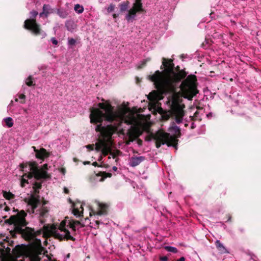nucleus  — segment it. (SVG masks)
<instances>
[{"label":"nucleus","instance_id":"29","mask_svg":"<svg viewBox=\"0 0 261 261\" xmlns=\"http://www.w3.org/2000/svg\"><path fill=\"white\" fill-rule=\"evenodd\" d=\"M110 155L113 158V159H115L117 155V152H110Z\"/></svg>","mask_w":261,"mask_h":261},{"label":"nucleus","instance_id":"7","mask_svg":"<svg viewBox=\"0 0 261 261\" xmlns=\"http://www.w3.org/2000/svg\"><path fill=\"white\" fill-rule=\"evenodd\" d=\"M156 140V147L159 148L161 145L165 144L168 146H175L177 144V140L175 136L170 135L169 134L162 131H159L155 136Z\"/></svg>","mask_w":261,"mask_h":261},{"label":"nucleus","instance_id":"12","mask_svg":"<svg viewBox=\"0 0 261 261\" xmlns=\"http://www.w3.org/2000/svg\"><path fill=\"white\" fill-rule=\"evenodd\" d=\"M32 148L36 153V156L37 158L43 160L47 156L46 150L44 148H41L38 150L34 146H33Z\"/></svg>","mask_w":261,"mask_h":261},{"label":"nucleus","instance_id":"44","mask_svg":"<svg viewBox=\"0 0 261 261\" xmlns=\"http://www.w3.org/2000/svg\"><path fill=\"white\" fill-rule=\"evenodd\" d=\"M15 101H18V99L16 98V99H15Z\"/></svg>","mask_w":261,"mask_h":261},{"label":"nucleus","instance_id":"3","mask_svg":"<svg viewBox=\"0 0 261 261\" xmlns=\"http://www.w3.org/2000/svg\"><path fill=\"white\" fill-rule=\"evenodd\" d=\"M163 65L165 67L164 72L156 71L154 74L150 76V80L154 84L159 91V93L153 92L148 95V99L154 105L163 99V94L168 92H173L175 90L176 83L184 79L187 73L184 70L176 72L174 71V64L172 60L163 59Z\"/></svg>","mask_w":261,"mask_h":261},{"label":"nucleus","instance_id":"18","mask_svg":"<svg viewBox=\"0 0 261 261\" xmlns=\"http://www.w3.org/2000/svg\"><path fill=\"white\" fill-rule=\"evenodd\" d=\"M45 11V17H47L49 14L53 12V10L51 9L50 6L49 5L44 4L43 6L42 11Z\"/></svg>","mask_w":261,"mask_h":261},{"label":"nucleus","instance_id":"38","mask_svg":"<svg viewBox=\"0 0 261 261\" xmlns=\"http://www.w3.org/2000/svg\"><path fill=\"white\" fill-rule=\"evenodd\" d=\"M113 17L114 18H117L118 17V15L116 14H114L113 15Z\"/></svg>","mask_w":261,"mask_h":261},{"label":"nucleus","instance_id":"27","mask_svg":"<svg viewBox=\"0 0 261 261\" xmlns=\"http://www.w3.org/2000/svg\"><path fill=\"white\" fill-rule=\"evenodd\" d=\"M19 98L21 100V101H20V103H24L25 102L24 99L25 98V96L24 94H20L19 95Z\"/></svg>","mask_w":261,"mask_h":261},{"label":"nucleus","instance_id":"32","mask_svg":"<svg viewBox=\"0 0 261 261\" xmlns=\"http://www.w3.org/2000/svg\"><path fill=\"white\" fill-rule=\"evenodd\" d=\"M86 147L87 148L90 149L91 150H93V146L92 145H87L86 146Z\"/></svg>","mask_w":261,"mask_h":261},{"label":"nucleus","instance_id":"22","mask_svg":"<svg viewBox=\"0 0 261 261\" xmlns=\"http://www.w3.org/2000/svg\"><path fill=\"white\" fill-rule=\"evenodd\" d=\"M165 249L168 252L177 253L178 250L177 249L174 247L167 246L165 247Z\"/></svg>","mask_w":261,"mask_h":261},{"label":"nucleus","instance_id":"28","mask_svg":"<svg viewBox=\"0 0 261 261\" xmlns=\"http://www.w3.org/2000/svg\"><path fill=\"white\" fill-rule=\"evenodd\" d=\"M51 41L53 43V44L56 45H57L58 43V40L55 37H53L51 39Z\"/></svg>","mask_w":261,"mask_h":261},{"label":"nucleus","instance_id":"39","mask_svg":"<svg viewBox=\"0 0 261 261\" xmlns=\"http://www.w3.org/2000/svg\"><path fill=\"white\" fill-rule=\"evenodd\" d=\"M89 164H90V162H84V165Z\"/></svg>","mask_w":261,"mask_h":261},{"label":"nucleus","instance_id":"35","mask_svg":"<svg viewBox=\"0 0 261 261\" xmlns=\"http://www.w3.org/2000/svg\"><path fill=\"white\" fill-rule=\"evenodd\" d=\"M64 192L65 193H66V194L68 193L69 191H68V190L66 188H64Z\"/></svg>","mask_w":261,"mask_h":261},{"label":"nucleus","instance_id":"13","mask_svg":"<svg viewBox=\"0 0 261 261\" xmlns=\"http://www.w3.org/2000/svg\"><path fill=\"white\" fill-rule=\"evenodd\" d=\"M48 209L47 206L42 205L41 207L38 210H36V214H38L40 217L44 218L47 216Z\"/></svg>","mask_w":261,"mask_h":261},{"label":"nucleus","instance_id":"30","mask_svg":"<svg viewBox=\"0 0 261 261\" xmlns=\"http://www.w3.org/2000/svg\"><path fill=\"white\" fill-rule=\"evenodd\" d=\"M168 257L166 256H162L160 258V260L161 261H168Z\"/></svg>","mask_w":261,"mask_h":261},{"label":"nucleus","instance_id":"2","mask_svg":"<svg viewBox=\"0 0 261 261\" xmlns=\"http://www.w3.org/2000/svg\"><path fill=\"white\" fill-rule=\"evenodd\" d=\"M98 106L99 109H91L90 118L91 123H101L102 121L116 122L114 125L102 126L101 124H98L95 127V130L99 132L101 137L99 142L96 144L95 149L101 151L104 155H107L111 152V137L119 129L120 124L124 122L136 126L138 121L134 114L127 109L121 108L114 111L113 107L109 103H99Z\"/></svg>","mask_w":261,"mask_h":261},{"label":"nucleus","instance_id":"33","mask_svg":"<svg viewBox=\"0 0 261 261\" xmlns=\"http://www.w3.org/2000/svg\"><path fill=\"white\" fill-rule=\"evenodd\" d=\"M43 15L45 16V11H43L42 12H41L40 14H39V16L40 17H42Z\"/></svg>","mask_w":261,"mask_h":261},{"label":"nucleus","instance_id":"45","mask_svg":"<svg viewBox=\"0 0 261 261\" xmlns=\"http://www.w3.org/2000/svg\"><path fill=\"white\" fill-rule=\"evenodd\" d=\"M118 160V158H117V159H116V161L117 162Z\"/></svg>","mask_w":261,"mask_h":261},{"label":"nucleus","instance_id":"41","mask_svg":"<svg viewBox=\"0 0 261 261\" xmlns=\"http://www.w3.org/2000/svg\"><path fill=\"white\" fill-rule=\"evenodd\" d=\"M66 27L67 28V30H69V31H71V30L69 29L68 25L67 24H66Z\"/></svg>","mask_w":261,"mask_h":261},{"label":"nucleus","instance_id":"26","mask_svg":"<svg viewBox=\"0 0 261 261\" xmlns=\"http://www.w3.org/2000/svg\"><path fill=\"white\" fill-rule=\"evenodd\" d=\"M99 222L98 221H95L94 223H90L91 227L92 228H94L95 229H96L98 227Z\"/></svg>","mask_w":261,"mask_h":261},{"label":"nucleus","instance_id":"17","mask_svg":"<svg viewBox=\"0 0 261 261\" xmlns=\"http://www.w3.org/2000/svg\"><path fill=\"white\" fill-rule=\"evenodd\" d=\"M2 193L4 197L7 200H13L15 198V195L10 192L3 191Z\"/></svg>","mask_w":261,"mask_h":261},{"label":"nucleus","instance_id":"43","mask_svg":"<svg viewBox=\"0 0 261 261\" xmlns=\"http://www.w3.org/2000/svg\"><path fill=\"white\" fill-rule=\"evenodd\" d=\"M62 170L63 173H64L65 170L64 169H62Z\"/></svg>","mask_w":261,"mask_h":261},{"label":"nucleus","instance_id":"6","mask_svg":"<svg viewBox=\"0 0 261 261\" xmlns=\"http://www.w3.org/2000/svg\"><path fill=\"white\" fill-rule=\"evenodd\" d=\"M32 18L28 19L25 20L24 28L27 30H30L35 35L41 36V38H44L46 36V34L40 28V26L37 23L35 18L38 14L36 11H32L30 12Z\"/></svg>","mask_w":261,"mask_h":261},{"label":"nucleus","instance_id":"11","mask_svg":"<svg viewBox=\"0 0 261 261\" xmlns=\"http://www.w3.org/2000/svg\"><path fill=\"white\" fill-rule=\"evenodd\" d=\"M39 204L40 200L38 198L33 196L31 197L28 202L29 206L31 208V211L29 210V212H32V213H35V210Z\"/></svg>","mask_w":261,"mask_h":261},{"label":"nucleus","instance_id":"5","mask_svg":"<svg viewBox=\"0 0 261 261\" xmlns=\"http://www.w3.org/2000/svg\"><path fill=\"white\" fill-rule=\"evenodd\" d=\"M195 80V76L189 75L181 84L180 89L185 97L190 99L196 94Z\"/></svg>","mask_w":261,"mask_h":261},{"label":"nucleus","instance_id":"23","mask_svg":"<svg viewBox=\"0 0 261 261\" xmlns=\"http://www.w3.org/2000/svg\"><path fill=\"white\" fill-rule=\"evenodd\" d=\"M76 43V40L72 38H68V45H74Z\"/></svg>","mask_w":261,"mask_h":261},{"label":"nucleus","instance_id":"36","mask_svg":"<svg viewBox=\"0 0 261 261\" xmlns=\"http://www.w3.org/2000/svg\"><path fill=\"white\" fill-rule=\"evenodd\" d=\"M92 165H93L94 166L96 167V166H97L98 164H97V162H93V163Z\"/></svg>","mask_w":261,"mask_h":261},{"label":"nucleus","instance_id":"21","mask_svg":"<svg viewBox=\"0 0 261 261\" xmlns=\"http://www.w3.org/2000/svg\"><path fill=\"white\" fill-rule=\"evenodd\" d=\"M6 124L8 127H11L13 125V121L12 118L7 117L4 119Z\"/></svg>","mask_w":261,"mask_h":261},{"label":"nucleus","instance_id":"42","mask_svg":"<svg viewBox=\"0 0 261 261\" xmlns=\"http://www.w3.org/2000/svg\"><path fill=\"white\" fill-rule=\"evenodd\" d=\"M5 210L6 211H8V208L7 206H6V207H5Z\"/></svg>","mask_w":261,"mask_h":261},{"label":"nucleus","instance_id":"37","mask_svg":"<svg viewBox=\"0 0 261 261\" xmlns=\"http://www.w3.org/2000/svg\"><path fill=\"white\" fill-rule=\"evenodd\" d=\"M113 170L114 171H116L117 170V167H116V166L113 167Z\"/></svg>","mask_w":261,"mask_h":261},{"label":"nucleus","instance_id":"4","mask_svg":"<svg viewBox=\"0 0 261 261\" xmlns=\"http://www.w3.org/2000/svg\"><path fill=\"white\" fill-rule=\"evenodd\" d=\"M47 166V164H44L42 168H38L34 162L20 164L21 170L25 172L22 176L20 182L21 187H24L25 184H32L35 192L38 193V190L41 187V183L33 181V180L46 179L49 177L46 171Z\"/></svg>","mask_w":261,"mask_h":261},{"label":"nucleus","instance_id":"34","mask_svg":"<svg viewBox=\"0 0 261 261\" xmlns=\"http://www.w3.org/2000/svg\"><path fill=\"white\" fill-rule=\"evenodd\" d=\"M185 258L184 257H181L179 259H178L177 261H185Z\"/></svg>","mask_w":261,"mask_h":261},{"label":"nucleus","instance_id":"9","mask_svg":"<svg viewBox=\"0 0 261 261\" xmlns=\"http://www.w3.org/2000/svg\"><path fill=\"white\" fill-rule=\"evenodd\" d=\"M183 108V106L177 101L174 100L172 101L171 110L173 114L175 116L176 122L178 124L181 123L182 121V118L184 115Z\"/></svg>","mask_w":261,"mask_h":261},{"label":"nucleus","instance_id":"19","mask_svg":"<svg viewBox=\"0 0 261 261\" xmlns=\"http://www.w3.org/2000/svg\"><path fill=\"white\" fill-rule=\"evenodd\" d=\"M129 3L128 1L124 2L119 5L120 10L121 12H124L128 9Z\"/></svg>","mask_w":261,"mask_h":261},{"label":"nucleus","instance_id":"20","mask_svg":"<svg viewBox=\"0 0 261 261\" xmlns=\"http://www.w3.org/2000/svg\"><path fill=\"white\" fill-rule=\"evenodd\" d=\"M74 11L78 14H81L84 11V7L80 4H76L74 7Z\"/></svg>","mask_w":261,"mask_h":261},{"label":"nucleus","instance_id":"16","mask_svg":"<svg viewBox=\"0 0 261 261\" xmlns=\"http://www.w3.org/2000/svg\"><path fill=\"white\" fill-rule=\"evenodd\" d=\"M80 208L81 209V210H80L77 207H74L73 209V213L74 215L77 217L82 216L83 214V208L82 204L80 205Z\"/></svg>","mask_w":261,"mask_h":261},{"label":"nucleus","instance_id":"10","mask_svg":"<svg viewBox=\"0 0 261 261\" xmlns=\"http://www.w3.org/2000/svg\"><path fill=\"white\" fill-rule=\"evenodd\" d=\"M145 160V158L143 156H137L133 155L129 158L128 160V165L132 167H135L140 165Z\"/></svg>","mask_w":261,"mask_h":261},{"label":"nucleus","instance_id":"24","mask_svg":"<svg viewBox=\"0 0 261 261\" xmlns=\"http://www.w3.org/2000/svg\"><path fill=\"white\" fill-rule=\"evenodd\" d=\"M115 6L113 4H111L110 6L107 8V12L110 13L113 11L114 10Z\"/></svg>","mask_w":261,"mask_h":261},{"label":"nucleus","instance_id":"1","mask_svg":"<svg viewBox=\"0 0 261 261\" xmlns=\"http://www.w3.org/2000/svg\"><path fill=\"white\" fill-rule=\"evenodd\" d=\"M26 216L25 212L21 211L17 215L11 216L10 220L14 224V230L16 233L21 234L26 240L36 241L35 244L32 245L25 250L20 248H15L13 250L16 257L24 255L28 257L30 261H52L47 255L45 254L41 241L36 238L38 236H53L61 240H74L72 234L76 229L84 226L80 221L66 217L59 225H44L43 229H40L35 231L34 229L26 227Z\"/></svg>","mask_w":261,"mask_h":261},{"label":"nucleus","instance_id":"25","mask_svg":"<svg viewBox=\"0 0 261 261\" xmlns=\"http://www.w3.org/2000/svg\"><path fill=\"white\" fill-rule=\"evenodd\" d=\"M25 83L29 86H31L33 85V81L31 76H29L27 79Z\"/></svg>","mask_w":261,"mask_h":261},{"label":"nucleus","instance_id":"40","mask_svg":"<svg viewBox=\"0 0 261 261\" xmlns=\"http://www.w3.org/2000/svg\"><path fill=\"white\" fill-rule=\"evenodd\" d=\"M40 222L42 224L44 222V221L42 219H40Z\"/></svg>","mask_w":261,"mask_h":261},{"label":"nucleus","instance_id":"14","mask_svg":"<svg viewBox=\"0 0 261 261\" xmlns=\"http://www.w3.org/2000/svg\"><path fill=\"white\" fill-rule=\"evenodd\" d=\"M98 210L96 213L97 215L107 214V208L108 207V205L107 204L98 202Z\"/></svg>","mask_w":261,"mask_h":261},{"label":"nucleus","instance_id":"15","mask_svg":"<svg viewBox=\"0 0 261 261\" xmlns=\"http://www.w3.org/2000/svg\"><path fill=\"white\" fill-rule=\"evenodd\" d=\"M215 244L217 249L221 252V253H228L226 248L224 245L220 242L219 240H217L215 242Z\"/></svg>","mask_w":261,"mask_h":261},{"label":"nucleus","instance_id":"31","mask_svg":"<svg viewBox=\"0 0 261 261\" xmlns=\"http://www.w3.org/2000/svg\"><path fill=\"white\" fill-rule=\"evenodd\" d=\"M150 58H147V59H145V60H143V61H142V64H143V65H144V64H145L147 62H148V61H150Z\"/></svg>","mask_w":261,"mask_h":261},{"label":"nucleus","instance_id":"8","mask_svg":"<svg viewBox=\"0 0 261 261\" xmlns=\"http://www.w3.org/2000/svg\"><path fill=\"white\" fill-rule=\"evenodd\" d=\"M144 11L141 0H135L132 8L127 11V13L125 15V19L128 22H133L136 18L137 13Z\"/></svg>","mask_w":261,"mask_h":261}]
</instances>
